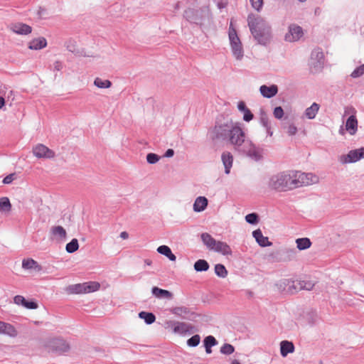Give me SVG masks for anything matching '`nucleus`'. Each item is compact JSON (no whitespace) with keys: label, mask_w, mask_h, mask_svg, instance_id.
Returning a JSON list of instances; mask_svg holds the SVG:
<instances>
[{"label":"nucleus","mask_w":364,"mask_h":364,"mask_svg":"<svg viewBox=\"0 0 364 364\" xmlns=\"http://www.w3.org/2000/svg\"><path fill=\"white\" fill-rule=\"evenodd\" d=\"M46 347L48 350L56 352L59 354L67 353L70 350L69 343L62 338H53L49 339Z\"/></svg>","instance_id":"0eeeda50"},{"label":"nucleus","mask_w":364,"mask_h":364,"mask_svg":"<svg viewBox=\"0 0 364 364\" xmlns=\"http://www.w3.org/2000/svg\"><path fill=\"white\" fill-rule=\"evenodd\" d=\"M170 311L183 319L194 320L196 317V313L183 306L173 307L170 309Z\"/></svg>","instance_id":"f8f14e48"},{"label":"nucleus","mask_w":364,"mask_h":364,"mask_svg":"<svg viewBox=\"0 0 364 364\" xmlns=\"http://www.w3.org/2000/svg\"><path fill=\"white\" fill-rule=\"evenodd\" d=\"M243 120L245 122H250L253 119V114L251 111L247 109L245 112H243Z\"/></svg>","instance_id":"864d4df0"},{"label":"nucleus","mask_w":364,"mask_h":364,"mask_svg":"<svg viewBox=\"0 0 364 364\" xmlns=\"http://www.w3.org/2000/svg\"><path fill=\"white\" fill-rule=\"evenodd\" d=\"M252 235L261 247H268L272 245V242L269 241L268 237L264 236L259 229L253 231Z\"/></svg>","instance_id":"aec40b11"},{"label":"nucleus","mask_w":364,"mask_h":364,"mask_svg":"<svg viewBox=\"0 0 364 364\" xmlns=\"http://www.w3.org/2000/svg\"><path fill=\"white\" fill-rule=\"evenodd\" d=\"M151 293L158 299H172L173 294L168 290L160 289L157 287H154L151 289Z\"/></svg>","instance_id":"393cba45"},{"label":"nucleus","mask_w":364,"mask_h":364,"mask_svg":"<svg viewBox=\"0 0 364 364\" xmlns=\"http://www.w3.org/2000/svg\"><path fill=\"white\" fill-rule=\"evenodd\" d=\"M193 267L196 272H205L208 270L210 265L206 260L200 259L195 262Z\"/></svg>","instance_id":"72a5a7b5"},{"label":"nucleus","mask_w":364,"mask_h":364,"mask_svg":"<svg viewBox=\"0 0 364 364\" xmlns=\"http://www.w3.org/2000/svg\"><path fill=\"white\" fill-rule=\"evenodd\" d=\"M139 317L144 319V322L149 325L153 323L156 320V317L154 314L146 311H141L139 314Z\"/></svg>","instance_id":"c9c22d12"},{"label":"nucleus","mask_w":364,"mask_h":364,"mask_svg":"<svg viewBox=\"0 0 364 364\" xmlns=\"http://www.w3.org/2000/svg\"><path fill=\"white\" fill-rule=\"evenodd\" d=\"M364 74V64L358 67L356 69H355L352 73L351 77L356 78Z\"/></svg>","instance_id":"09e8293b"},{"label":"nucleus","mask_w":364,"mask_h":364,"mask_svg":"<svg viewBox=\"0 0 364 364\" xmlns=\"http://www.w3.org/2000/svg\"><path fill=\"white\" fill-rule=\"evenodd\" d=\"M356 110L352 106H348L345 107L344 109V116H355Z\"/></svg>","instance_id":"603ef678"},{"label":"nucleus","mask_w":364,"mask_h":364,"mask_svg":"<svg viewBox=\"0 0 364 364\" xmlns=\"http://www.w3.org/2000/svg\"><path fill=\"white\" fill-rule=\"evenodd\" d=\"M237 108L238 109L242 112H245L248 108L246 107V105L244 102L241 101L238 103L237 105Z\"/></svg>","instance_id":"4d7b16f0"},{"label":"nucleus","mask_w":364,"mask_h":364,"mask_svg":"<svg viewBox=\"0 0 364 364\" xmlns=\"http://www.w3.org/2000/svg\"><path fill=\"white\" fill-rule=\"evenodd\" d=\"M166 328H171L173 332L178 334H185L193 328V326L188 323L173 321H166Z\"/></svg>","instance_id":"ddd939ff"},{"label":"nucleus","mask_w":364,"mask_h":364,"mask_svg":"<svg viewBox=\"0 0 364 364\" xmlns=\"http://www.w3.org/2000/svg\"><path fill=\"white\" fill-rule=\"evenodd\" d=\"M215 273L220 278H225L228 276V270L225 267L221 264H217L215 265Z\"/></svg>","instance_id":"58836bf2"},{"label":"nucleus","mask_w":364,"mask_h":364,"mask_svg":"<svg viewBox=\"0 0 364 364\" xmlns=\"http://www.w3.org/2000/svg\"><path fill=\"white\" fill-rule=\"evenodd\" d=\"M14 301L17 305H21L28 309H36L38 304L33 301H26V299L21 295H17L14 298Z\"/></svg>","instance_id":"a211bd4d"},{"label":"nucleus","mask_w":364,"mask_h":364,"mask_svg":"<svg viewBox=\"0 0 364 364\" xmlns=\"http://www.w3.org/2000/svg\"><path fill=\"white\" fill-rule=\"evenodd\" d=\"M204 346H208L212 348L213 346L217 345L218 342L215 337L213 336H208L204 339Z\"/></svg>","instance_id":"c03bdc74"},{"label":"nucleus","mask_w":364,"mask_h":364,"mask_svg":"<svg viewBox=\"0 0 364 364\" xmlns=\"http://www.w3.org/2000/svg\"><path fill=\"white\" fill-rule=\"evenodd\" d=\"M0 334L6 335L11 338H15L18 335V331L14 326L9 323L3 322Z\"/></svg>","instance_id":"5701e85b"},{"label":"nucleus","mask_w":364,"mask_h":364,"mask_svg":"<svg viewBox=\"0 0 364 364\" xmlns=\"http://www.w3.org/2000/svg\"><path fill=\"white\" fill-rule=\"evenodd\" d=\"M318 177L311 173H302L295 171H282L271 176L267 186L270 190L287 191L302 186L317 183Z\"/></svg>","instance_id":"f257e3e1"},{"label":"nucleus","mask_w":364,"mask_h":364,"mask_svg":"<svg viewBox=\"0 0 364 364\" xmlns=\"http://www.w3.org/2000/svg\"><path fill=\"white\" fill-rule=\"evenodd\" d=\"M320 106L316 102H314L309 107H307L304 112V116L309 119H313L316 117Z\"/></svg>","instance_id":"c85d7f7f"},{"label":"nucleus","mask_w":364,"mask_h":364,"mask_svg":"<svg viewBox=\"0 0 364 364\" xmlns=\"http://www.w3.org/2000/svg\"><path fill=\"white\" fill-rule=\"evenodd\" d=\"M245 220L247 223L255 225L258 223V215L256 213H250L245 216Z\"/></svg>","instance_id":"a18cd8bd"},{"label":"nucleus","mask_w":364,"mask_h":364,"mask_svg":"<svg viewBox=\"0 0 364 364\" xmlns=\"http://www.w3.org/2000/svg\"><path fill=\"white\" fill-rule=\"evenodd\" d=\"M51 235L57 240H65L67 235L66 230L60 225L53 226L50 228Z\"/></svg>","instance_id":"a878e982"},{"label":"nucleus","mask_w":364,"mask_h":364,"mask_svg":"<svg viewBox=\"0 0 364 364\" xmlns=\"http://www.w3.org/2000/svg\"><path fill=\"white\" fill-rule=\"evenodd\" d=\"M200 341V336L198 334L193 336L187 340V345L190 347H196Z\"/></svg>","instance_id":"79ce46f5"},{"label":"nucleus","mask_w":364,"mask_h":364,"mask_svg":"<svg viewBox=\"0 0 364 364\" xmlns=\"http://www.w3.org/2000/svg\"><path fill=\"white\" fill-rule=\"evenodd\" d=\"M46 11V9H41H41H39V11H38V14H39L40 16H43V15H44V14H45Z\"/></svg>","instance_id":"e2e57ef3"},{"label":"nucleus","mask_w":364,"mask_h":364,"mask_svg":"<svg viewBox=\"0 0 364 364\" xmlns=\"http://www.w3.org/2000/svg\"><path fill=\"white\" fill-rule=\"evenodd\" d=\"M261 95L266 98H271L275 96L278 92V87L276 85L271 86L262 85L259 87Z\"/></svg>","instance_id":"f3484780"},{"label":"nucleus","mask_w":364,"mask_h":364,"mask_svg":"<svg viewBox=\"0 0 364 364\" xmlns=\"http://www.w3.org/2000/svg\"><path fill=\"white\" fill-rule=\"evenodd\" d=\"M267 133V135L269 136H272L273 135V131L272 129V126H269L264 129Z\"/></svg>","instance_id":"bf43d9fd"},{"label":"nucleus","mask_w":364,"mask_h":364,"mask_svg":"<svg viewBox=\"0 0 364 364\" xmlns=\"http://www.w3.org/2000/svg\"><path fill=\"white\" fill-rule=\"evenodd\" d=\"M296 280H291L289 279H282L277 282L276 287L281 292L288 294H294L296 292Z\"/></svg>","instance_id":"9d476101"},{"label":"nucleus","mask_w":364,"mask_h":364,"mask_svg":"<svg viewBox=\"0 0 364 364\" xmlns=\"http://www.w3.org/2000/svg\"><path fill=\"white\" fill-rule=\"evenodd\" d=\"M259 124L265 129L269 126H271V122L269 119V117L267 114V112L263 110V109H261L260 112H259Z\"/></svg>","instance_id":"e433bc0d"},{"label":"nucleus","mask_w":364,"mask_h":364,"mask_svg":"<svg viewBox=\"0 0 364 364\" xmlns=\"http://www.w3.org/2000/svg\"><path fill=\"white\" fill-rule=\"evenodd\" d=\"M296 247L299 250H304L311 245V240L307 237L298 238L296 240Z\"/></svg>","instance_id":"473e14b6"},{"label":"nucleus","mask_w":364,"mask_h":364,"mask_svg":"<svg viewBox=\"0 0 364 364\" xmlns=\"http://www.w3.org/2000/svg\"><path fill=\"white\" fill-rule=\"evenodd\" d=\"M159 156L156 154L149 153L146 155V161L150 164H154L159 161Z\"/></svg>","instance_id":"49530a36"},{"label":"nucleus","mask_w":364,"mask_h":364,"mask_svg":"<svg viewBox=\"0 0 364 364\" xmlns=\"http://www.w3.org/2000/svg\"><path fill=\"white\" fill-rule=\"evenodd\" d=\"M144 263L146 265L150 266V265H151L152 262H151V260L147 259L144 260Z\"/></svg>","instance_id":"0e129e2a"},{"label":"nucleus","mask_w":364,"mask_h":364,"mask_svg":"<svg viewBox=\"0 0 364 364\" xmlns=\"http://www.w3.org/2000/svg\"><path fill=\"white\" fill-rule=\"evenodd\" d=\"M252 6L254 9L259 11L263 6V0H250Z\"/></svg>","instance_id":"8fccbe9b"},{"label":"nucleus","mask_w":364,"mask_h":364,"mask_svg":"<svg viewBox=\"0 0 364 364\" xmlns=\"http://www.w3.org/2000/svg\"><path fill=\"white\" fill-rule=\"evenodd\" d=\"M221 159L225 167V173L229 174L233 163L232 155L228 151L223 152L221 156Z\"/></svg>","instance_id":"4be33fe9"},{"label":"nucleus","mask_w":364,"mask_h":364,"mask_svg":"<svg viewBox=\"0 0 364 364\" xmlns=\"http://www.w3.org/2000/svg\"><path fill=\"white\" fill-rule=\"evenodd\" d=\"M63 64L62 62L59 60H56L53 63V70L54 71H60L63 69Z\"/></svg>","instance_id":"6e6d98bb"},{"label":"nucleus","mask_w":364,"mask_h":364,"mask_svg":"<svg viewBox=\"0 0 364 364\" xmlns=\"http://www.w3.org/2000/svg\"><path fill=\"white\" fill-rule=\"evenodd\" d=\"M248 26L257 42L267 46L272 39V28L269 23L258 15L250 14L247 17Z\"/></svg>","instance_id":"7ed1b4c3"},{"label":"nucleus","mask_w":364,"mask_h":364,"mask_svg":"<svg viewBox=\"0 0 364 364\" xmlns=\"http://www.w3.org/2000/svg\"><path fill=\"white\" fill-rule=\"evenodd\" d=\"M231 364H240L237 360H235L232 362Z\"/></svg>","instance_id":"774afa93"},{"label":"nucleus","mask_w":364,"mask_h":364,"mask_svg":"<svg viewBox=\"0 0 364 364\" xmlns=\"http://www.w3.org/2000/svg\"><path fill=\"white\" fill-rule=\"evenodd\" d=\"M311 65L314 67L315 71L320 70L324 63V55L321 49H314L311 54Z\"/></svg>","instance_id":"4468645a"},{"label":"nucleus","mask_w":364,"mask_h":364,"mask_svg":"<svg viewBox=\"0 0 364 364\" xmlns=\"http://www.w3.org/2000/svg\"><path fill=\"white\" fill-rule=\"evenodd\" d=\"M85 294L91 293L97 291L100 285L96 282H89L83 283Z\"/></svg>","instance_id":"f704fd0d"},{"label":"nucleus","mask_w":364,"mask_h":364,"mask_svg":"<svg viewBox=\"0 0 364 364\" xmlns=\"http://www.w3.org/2000/svg\"><path fill=\"white\" fill-rule=\"evenodd\" d=\"M32 152L38 159H53L55 157V152L43 144H38L33 146Z\"/></svg>","instance_id":"9b49d317"},{"label":"nucleus","mask_w":364,"mask_h":364,"mask_svg":"<svg viewBox=\"0 0 364 364\" xmlns=\"http://www.w3.org/2000/svg\"><path fill=\"white\" fill-rule=\"evenodd\" d=\"M250 157L251 159L258 161L262 159L263 149L257 146L251 140L248 139L238 151Z\"/></svg>","instance_id":"423d86ee"},{"label":"nucleus","mask_w":364,"mask_h":364,"mask_svg":"<svg viewBox=\"0 0 364 364\" xmlns=\"http://www.w3.org/2000/svg\"><path fill=\"white\" fill-rule=\"evenodd\" d=\"M22 267L24 269H34L36 272H39L42 269V267L38 262L33 259H24L22 261Z\"/></svg>","instance_id":"bb28decb"},{"label":"nucleus","mask_w":364,"mask_h":364,"mask_svg":"<svg viewBox=\"0 0 364 364\" xmlns=\"http://www.w3.org/2000/svg\"><path fill=\"white\" fill-rule=\"evenodd\" d=\"M296 291L299 290H311L314 287V283L311 281H304V280H296Z\"/></svg>","instance_id":"7c9ffc66"},{"label":"nucleus","mask_w":364,"mask_h":364,"mask_svg":"<svg viewBox=\"0 0 364 364\" xmlns=\"http://www.w3.org/2000/svg\"><path fill=\"white\" fill-rule=\"evenodd\" d=\"M208 204V200L205 196H198L196 198L193 209L196 213H200L205 210Z\"/></svg>","instance_id":"6ab92c4d"},{"label":"nucleus","mask_w":364,"mask_h":364,"mask_svg":"<svg viewBox=\"0 0 364 364\" xmlns=\"http://www.w3.org/2000/svg\"><path fill=\"white\" fill-rule=\"evenodd\" d=\"M11 210V204L7 197L0 198V213H9Z\"/></svg>","instance_id":"2f4dec72"},{"label":"nucleus","mask_w":364,"mask_h":364,"mask_svg":"<svg viewBox=\"0 0 364 364\" xmlns=\"http://www.w3.org/2000/svg\"><path fill=\"white\" fill-rule=\"evenodd\" d=\"M294 346L290 341H283L280 343V352L283 357H286L289 353H293Z\"/></svg>","instance_id":"cd10ccee"},{"label":"nucleus","mask_w":364,"mask_h":364,"mask_svg":"<svg viewBox=\"0 0 364 364\" xmlns=\"http://www.w3.org/2000/svg\"><path fill=\"white\" fill-rule=\"evenodd\" d=\"M201 240L204 245L211 251L221 254L223 256H231L232 254V250L229 245L226 242L216 240L209 233L204 232L200 235Z\"/></svg>","instance_id":"20e7f679"},{"label":"nucleus","mask_w":364,"mask_h":364,"mask_svg":"<svg viewBox=\"0 0 364 364\" xmlns=\"http://www.w3.org/2000/svg\"><path fill=\"white\" fill-rule=\"evenodd\" d=\"M5 105V100L4 98L2 97H0V109L2 108V107Z\"/></svg>","instance_id":"680f3d73"},{"label":"nucleus","mask_w":364,"mask_h":364,"mask_svg":"<svg viewBox=\"0 0 364 364\" xmlns=\"http://www.w3.org/2000/svg\"><path fill=\"white\" fill-rule=\"evenodd\" d=\"M228 37L232 55L237 60H241L244 57V49L237 31L232 27V23L229 28Z\"/></svg>","instance_id":"39448f33"},{"label":"nucleus","mask_w":364,"mask_h":364,"mask_svg":"<svg viewBox=\"0 0 364 364\" xmlns=\"http://www.w3.org/2000/svg\"><path fill=\"white\" fill-rule=\"evenodd\" d=\"M94 85L98 88H109L111 87L112 82L108 80L96 77L94 80Z\"/></svg>","instance_id":"ea45409f"},{"label":"nucleus","mask_w":364,"mask_h":364,"mask_svg":"<svg viewBox=\"0 0 364 364\" xmlns=\"http://www.w3.org/2000/svg\"><path fill=\"white\" fill-rule=\"evenodd\" d=\"M364 159V147L350 151L347 154L341 155L338 161L342 164L355 163Z\"/></svg>","instance_id":"6e6552de"},{"label":"nucleus","mask_w":364,"mask_h":364,"mask_svg":"<svg viewBox=\"0 0 364 364\" xmlns=\"http://www.w3.org/2000/svg\"><path fill=\"white\" fill-rule=\"evenodd\" d=\"M184 17L191 23L201 24V12L192 9H188L184 11Z\"/></svg>","instance_id":"dca6fc26"},{"label":"nucleus","mask_w":364,"mask_h":364,"mask_svg":"<svg viewBox=\"0 0 364 364\" xmlns=\"http://www.w3.org/2000/svg\"><path fill=\"white\" fill-rule=\"evenodd\" d=\"M235 350L234 347L229 343H225L222 347L220 348V353L225 355H230L232 354Z\"/></svg>","instance_id":"37998d69"},{"label":"nucleus","mask_w":364,"mask_h":364,"mask_svg":"<svg viewBox=\"0 0 364 364\" xmlns=\"http://www.w3.org/2000/svg\"><path fill=\"white\" fill-rule=\"evenodd\" d=\"M346 129L350 134L354 135L358 130V120L356 116H349L346 122Z\"/></svg>","instance_id":"412c9836"},{"label":"nucleus","mask_w":364,"mask_h":364,"mask_svg":"<svg viewBox=\"0 0 364 364\" xmlns=\"http://www.w3.org/2000/svg\"><path fill=\"white\" fill-rule=\"evenodd\" d=\"M210 135L213 140H222L229 143L237 151L248 140L240 124L232 121L215 126L210 132Z\"/></svg>","instance_id":"f03ea898"},{"label":"nucleus","mask_w":364,"mask_h":364,"mask_svg":"<svg viewBox=\"0 0 364 364\" xmlns=\"http://www.w3.org/2000/svg\"><path fill=\"white\" fill-rule=\"evenodd\" d=\"M16 178V174L15 173H11L6 176L4 180L3 183L4 184H9L11 183L14 179Z\"/></svg>","instance_id":"5fc2aeb1"},{"label":"nucleus","mask_w":364,"mask_h":364,"mask_svg":"<svg viewBox=\"0 0 364 364\" xmlns=\"http://www.w3.org/2000/svg\"><path fill=\"white\" fill-rule=\"evenodd\" d=\"M285 128L289 136H294L298 131L297 127L293 123L289 124Z\"/></svg>","instance_id":"de8ad7c7"},{"label":"nucleus","mask_w":364,"mask_h":364,"mask_svg":"<svg viewBox=\"0 0 364 364\" xmlns=\"http://www.w3.org/2000/svg\"><path fill=\"white\" fill-rule=\"evenodd\" d=\"M157 252L168 257L171 261H176V257L171 252V250L167 245H161L157 248Z\"/></svg>","instance_id":"c756f323"},{"label":"nucleus","mask_w":364,"mask_h":364,"mask_svg":"<svg viewBox=\"0 0 364 364\" xmlns=\"http://www.w3.org/2000/svg\"><path fill=\"white\" fill-rule=\"evenodd\" d=\"M174 154V151L172 149H168L164 154V156L167 158L172 157Z\"/></svg>","instance_id":"13d9d810"},{"label":"nucleus","mask_w":364,"mask_h":364,"mask_svg":"<svg viewBox=\"0 0 364 364\" xmlns=\"http://www.w3.org/2000/svg\"><path fill=\"white\" fill-rule=\"evenodd\" d=\"M67 48H68V50H70L71 52H74L75 51V49H74L73 46H68V45Z\"/></svg>","instance_id":"338daca9"},{"label":"nucleus","mask_w":364,"mask_h":364,"mask_svg":"<svg viewBox=\"0 0 364 364\" xmlns=\"http://www.w3.org/2000/svg\"><path fill=\"white\" fill-rule=\"evenodd\" d=\"M67 290L70 294H85L83 283L70 285Z\"/></svg>","instance_id":"4c0bfd02"},{"label":"nucleus","mask_w":364,"mask_h":364,"mask_svg":"<svg viewBox=\"0 0 364 364\" xmlns=\"http://www.w3.org/2000/svg\"><path fill=\"white\" fill-rule=\"evenodd\" d=\"M79 248L78 240L75 238L73 239L66 245L65 250L68 253H73Z\"/></svg>","instance_id":"a19ab883"},{"label":"nucleus","mask_w":364,"mask_h":364,"mask_svg":"<svg viewBox=\"0 0 364 364\" xmlns=\"http://www.w3.org/2000/svg\"><path fill=\"white\" fill-rule=\"evenodd\" d=\"M205 352L208 353V354H210L212 353V350H211V348L210 347H208V346H205Z\"/></svg>","instance_id":"69168bd1"},{"label":"nucleus","mask_w":364,"mask_h":364,"mask_svg":"<svg viewBox=\"0 0 364 364\" xmlns=\"http://www.w3.org/2000/svg\"><path fill=\"white\" fill-rule=\"evenodd\" d=\"M47 46V41L44 37H39L30 41L28 48L31 50H41Z\"/></svg>","instance_id":"b1692460"},{"label":"nucleus","mask_w":364,"mask_h":364,"mask_svg":"<svg viewBox=\"0 0 364 364\" xmlns=\"http://www.w3.org/2000/svg\"><path fill=\"white\" fill-rule=\"evenodd\" d=\"M284 110L282 107H277L274 108L273 114L276 119H281L284 116Z\"/></svg>","instance_id":"3c124183"},{"label":"nucleus","mask_w":364,"mask_h":364,"mask_svg":"<svg viewBox=\"0 0 364 364\" xmlns=\"http://www.w3.org/2000/svg\"><path fill=\"white\" fill-rule=\"evenodd\" d=\"M9 28L18 35H28L32 32L31 26L21 22L11 23L9 24Z\"/></svg>","instance_id":"2eb2a0df"},{"label":"nucleus","mask_w":364,"mask_h":364,"mask_svg":"<svg viewBox=\"0 0 364 364\" xmlns=\"http://www.w3.org/2000/svg\"><path fill=\"white\" fill-rule=\"evenodd\" d=\"M304 35L303 29L301 26L292 23L288 27V32L285 34L284 39L287 42H295L299 41Z\"/></svg>","instance_id":"1a4fd4ad"},{"label":"nucleus","mask_w":364,"mask_h":364,"mask_svg":"<svg viewBox=\"0 0 364 364\" xmlns=\"http://www.w3.org/2000/svg\"><path fill=\"white\" fill-rule=\"evenodd\" d=\"M120 237L123 240H126L129 237V234L127 232L123 231L120 233Z\"/></svg>","instance_id":"052dcab7"}]
</instances>
